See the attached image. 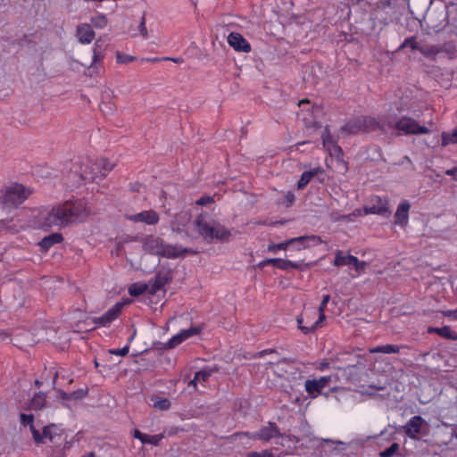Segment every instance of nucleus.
Here are the masks:
<instances>
[{"label":"nucleus","instance_id":"obj_39","mask_svg":"<svg viewBox=\"0 0 457 457\" xmlns=\"http://www.w3.org/2000/svg\"><path fill=\"white\" fill-rule=\"evenodd\" d=\"M209 376H210V372H208V371H205V370L198 371L195 375L194 379H192L189 382V385L193 386H196V382L205 381Z\"/></svg>","mask_w":457,"mask_h":457},{"label":"nucleus","instance_id":"obj_62","mask_svg":"<svg viewBox=\"0 0 457 457\" xmlns=\"http://www.w3.org/2000/svg\"><path fill=\"white\" fill-rule=\"evenodd\" d=\"M303 144H305V142H300V143H298V144L296 145V146L302 145H303Z\"/></svg>","mask_w":457,"mask_h":457},{"label":"nucleus","instance_id":"obj_5","mask_svg":"<svg viewBox=\"0 0 457 457\" xmlns=\"http://www.w3.org/2000/svg\"><path fill=\"white\" fill-rule=\"evenodd\" d=\"M33 439L37 444L49 442L55 447L62 445V451L69 450L71 447V444L66 440L63 428L55 424L46 426L42 433L33 429Z\"/></svg>","mask_w":457,"mask_h":457},{"label":"nucleus","instance_id":"obj_33","mask_svg":"<svg viewBox=\"0 0 457 457\" xmlns=\"http://www.w3.org/2000/svg\"><path fill=\"white\" fill-rule=\"evenodd\" d=\"M147 290V286L144 283H134L129 287V293L132 296H139Z\"/></svg>","mask_w":457,"mask_h":457},{"label":"nucleus","instance_id":"obj_40","mask_svg":"<svg viewBox=\"0 0 457 457\" xmlns=\"http://www.w3.org/2000/svg\"><path fill=\"white\" fill-rule=\"evenodd\" d=\"M419 51L426 56L436 55L439 53V49L435 46H420Z\"/></svg>","mask_w":457,"mask_h":457},{"label":"nucleus","instance_id":"obj_63","mask_svg":"<svg viewBox=\"0 0 457 457\" xmlns=\"http://www.w3.org/2000/svg\"><path fill=\"white\" fill-rule=\"evenodd\" d=\"M453 437H455L457 439V431L454 434H453Z\"/></svg>","mask_w":457,"mask_h":457},{"label":"nucleus","instance_id":"obj_29","mask_svg":"<svg viewBox=\"0 0 457 457\" xmlns=\"http://www.w3.org/2000/svg\"><path fill=\"white\" fill-rule=\"evenodd\" d=\"M369 352L370 353H386V354L397 353L400 352V346L395 345H385L370 348Z\"/></svg>","mask_w":457,"mask_h":457},{"label":"nucleus","instance_id":"obj_44","mask_svg":"<svg viewBox=\"0 0 457 457\" xmlns=\"http://www.w3.org/2000/svg\"><path fill=\"white\" fill-rule=\"evenodd\" d=\"M138 32L144 38L148 37V31L145 26V16L142 17L141 21L138 25Z\"/></svg>","mask_w":457,"mask_h":457},{"label":"nucleus","instance_id":"obj_20","mask_svg":"<svg viewBox=\"0 0 457 457\" xmlns=\"http://www.w3.org/2000/svg\"><path fill=\"white\" fill-rule=\"evenodd\" d=\"M424 422L420 416H413L403 427L405 434L411 439H418Z\"/></svg>","mask_w":457,"mask_h":457},{"label":"nucleus","instance_id":"obj_15","mask_svg":"<svg viewBox=\"0 0 457 457\" xmlns=\"http://www.w3.org/2000/svg\"><path fill=\"white\" fill-rule=\"evenodd\" d=\"M334 264L336 266H353L358 272H361L366 267V262L360 261L357 257L347 254L344 255L341 252L336 253Z\"/></svg>","mask_w":457,"mask_h":457},{"label":"nucleus","instance_id":"obj_57","mask_svg":"<svg viewBox=\"0 0 457 457\" xmlns=\"http://www.w3.org/2000/svg\"><path fill=\"white\" fill-rule=\"evenodd\" d=\"M133 436L135 438L139 439L141 442L143 441V437H145V434L141 433L138 429L134 430Z\"/></svg>","mask_w":457,"mask_h":457},{"label":"nucleus","instance_id":"obj_38","mask_svg":"<svg viewBox=\"0 0 457 457\" xmlns=\"http://www.w3.org/2000/svg\"><path fill=\"white\" fill-rule=\"evenodd\" d=\"M136 60V57L130 55V54H123L121 52H117L116 53V62L117 63H120V64H128L133 61Z\"/></svg>","mask_w":457,"mask_h":457},{"label":"nucleus","instance_id":"obj_9","mask_svg":"<svg viewBox=\"0 0 457 457\" xmlns=\"http://www.w3.org/2000/svg\"><path fill=\"white\" fill-rule=\"evenodd\" d=\"M31 193L29 187L14 183L1 191L0 200L6 205H18L23 203Z\"/></svg>","mask_w":457,"mask_h":457},{"label":"nucleus","instance_id":"obj_64","mask_svg":"<svg viewBox=\"0 0 457 457\" xmlns=\"http://www.w3.org/2000/svg\"><path fill=\"white\" fill-rule=\"evenodd\" d=\"M57 376H58V374H57V372H55V374H54V382L55 381V379H56Z\"/></svg>","mask_w":457,"mask_h":457},{"label":"nucleus","instance_id":"obj_14","mask_svg":"<svg viewBox=\"0 0 457 457\" xmlns=\"http://www.w3.org/2000/svg\"><path fill=\"white\" fill-rule=\"evenodd\" d=\"M331 380L330 376L320 377V378L308 379L305 381V391L312 398H316Z\"/></svg>","mask_w":457,"mask_h":457},{"label":"nucleus","instance_id":"obj_53","mask_svg":"<svg viewBox=\"0 0 457 457\" xmlns=\"http://www.w3.org/2000/svg\"><path fill=\"white\" fill-rule=\"evenodd\" d=\"M351 215H352L354 219H356V218H358V217H361V216L366 215V214L364 213V208H363V209L358 208V209H355V210L351 213Z\"/></svg>","mask_w":457,"mask_h":457},{"label":"nucleus","instance_id":"obj_12","mask_svg":"<svg viewBox=\"0 0 457 457\" xmlns=\"http://www.w3.org/2000/svg\"><path fill=\"white\" fill-rule=\"evenodd\" d=\"M364 213L388 216L390 214L388 201L378 195L371 196L368 204L364 206Z\"/></svg>","mask_w":457,"mask_h":457},{"label":"nucleus","instance_id":"obj_18","mask_svg":"<svg viewBox=\"0 0 457 457\" xmlns=\"http://www.w3.org/2000/svg\"><path fill=\"white\" fill-rule=\"evenodd\" d=\"M126 218L133 222H143L147 225H155L159 221V215L153 210L144 211L137 214L127 215Z\"/></svg>","mask_w":457,"mask_h":457},{"label":"nucleus","instance_id":"obj_51","mask_svg":"<svg viewBox=\"0 0 457 457\" xmlns=\"http://www.w3.org/2000/svg\"><path fill=\"white\" fill-rule=\"evenodd\" d=\"M285 200L287 202V206L292 205L295 202V195L290 191L287 192V194L285 195Z\"/></svg>","mask_w":457,"mask_h":457},{"label":"nucleus","instance_id":"obj_50","mask_svg":"<svg viewBox=\"0 0 457 457\" xmlns=\"http://www.w3.org/2000/svg\"><path fill=\"white\" fill-rule=\"evenodd\" d=\"M247 457H272V454L267 451H263V452H260V453L253 452V453H249Z\"/></svg>","mask_w":457,"mask_h":457},{"label":"nucleus","instance_id":"obj_60","mask_svg":"<svg viewBox=\"0 0 457 457\" xmlns=\"http://www.w3.org/2000/svg\"><path fill=\"white\" fill-rule=\"evenodd\" d=\"M327 366H328V364H327V363H320V368H319V369H320V370H323Z\"/></svg>","mask_w":457,"mask_h":457},{"label":"nucleus","instance_id":"obj_46","mask_svg":"<svg viewBox=\"0 0 457 457\" xmlns=\"http://www.w3.org/2000/svg\"><path fill=\"white\" fill-rule=\"evenodd\" d=\"M213 198L209 195L202 196L196 201V204L198 205H206L213 203Z\"/></svg>","mask_w":457,"mask_h":457},{"label":"nucleus","instance_id":"obj_41","mask_svg":"<svg viewBox=\"0 0 457 457\" xmlns=\"http://www.w3.org/2000/svg\"><path fill=\"white\" fill-rule=\"evenodd\" d=\"M289 247L288 240L281 242L279 244H270L268 245V251L271 253H277L279 250H287Z\"/></svg>","mask_w":457,"mask_h":457},{"label":"nucleus","instance_id":"obj_19","mask_svg":"<svg viewBox=\"0 0 457 457\" xmlns=\"http://www.w3.org/2000/svg\"><path fill=\"white\" fill-rule=\"evenodd\" d=\"M201 332V328L198 327H191L188 329H183L179 333L173 336L166 344L168 348H174L187 338L198 335Z\"/></svg>","mask_w":457,"mask_h":457},{"label":"nucleus","instance_id":"obj_10","mask_svg":"<svg viewBox=\"0 0 457 457\" xmlns=\"http://www.w3.org/2000/svg\"><path fill=\"white\" fill-rule=\"evenodd\" d=\"M131 299H122L116 303L101 317L94 319V322L97 327H109L112 321L118 319L124 306L131 303Z\"/></svg>","mask_w":457,"mask_h":457},{"label":"nucleus","instance_id":"obj_25","mask_svg":"<svg viewBox=\"0 0 457 457\" xmlns=\"http://www.w3.org/2000/svg\"><path fill=\"white\" fill-rule=\"evenodd\" d=\"M323 172L324 170L321 167H316L312 170L303 172V174L300 177V179L297 182V188L299 190L303 189L314 176Z\"/></svg>","mask_w":457,"mask_h":457},{"label":"nucleus","instance_id":"obj_2","mask_svg":"<svg viewBox=\"0 0 457 457\" xmlns=\"http://www.w3.org/2000/svg\"><path fill=\"white\" fill-rule=\"evenodd\" d=\"M60 205L67 227L86 221L92 213L88 202L84 198L64 201Z\"/></svg>","mask_w":457,"mask_h":457},{"label":"nucleus","instance_id":"obj_54","mask_svg":"<svg viewBox=\"0 0 457 457\" xmlns=\"http://www.w3.org/2000/svg\"><path fill=\"white\" fill-rule=\"evenodd\" d=\"M162 60L164 61H171L175 63L180 64L184 62V59L181 57L172 58V57H163Z\"/></svg>","mask_w":457,"mask_h":457},{"label":"nucleus","instance_id":"obj_4","mask_svg":"<svg viewBox=\"0 0 457 457\" xmlns=\"http://www.w3.org/2000/svg\"><path fill=\"white\" fill-rule=\"evenodd\" d=\"M115 167V162L101 157L95 161L87 159L79 166L80 177L86 181L103 179Z\"/></svg>","mask_w":457,"mask_h":457},{"label":"nucleus","instance_id":"obj_13","mask_svg":"<svg viewBox=\"0 0 457 457\" xmlns=\"http://www.w3.org/2000/svg\"><path fill=\"white\" fill-rule=\"evenodd\" d=\"M288 242L289 246H292L293 250L301 251L303 249L319 245L322 243V240L320 237L312 235L293 237L288 239Z\"/></svg>","mask_w":457,"mask_h":457},{"label":"nucleus","instance_id":"obj_11","mask_svg":"<svg viewBox=\"0 0 457 457\" xmlns=\"http://www.w3.org/2000/svg\"><path fill=\"white\" fill-rule=\"evenodd\" d=\"M329 300H330L329 295H323L322 301L318 309L319 319L314 323H312L311 326H303V317H297L296 320H297L298 328L303 334H309V333L312 332L313 330H315L316 328L322 327V323L326 319L325 309H326Z\"/></svg>","mask_w":457,"mask_h":457},{"label":"nucleus","instance_id":"obj_45","mask_svg":"<svg viewBox=\"0 0 457 457\" xmlns=\"http://www.w3.org/2000/svg\"><path fill=\"white\" fill-rule=\"evenodd\" d=\"M129 345H125L124 347L120 349H113L110 350V353L112 354L120 355V356H126L129 353Z\"/></svg>","mask_w":457,"mask_h":457},{"label":"nucleus","instance_id":"obj_31","mask_svg":"<svg viewBox=\"0 0 457 457\" xmlns=\"http://www.w3.org/2000/svg\"><path fill=\"white\" fill-rule=\"evenodd\" d=\"M91 26L96 29H104L108 24V19L105 14L98 13L90 19Z\"/></svg>","mask_w":457,"mask_h":457},{"label":"nucleus","instance_id":"obj_49","mask_svg":"<svg viewBox=\"0 0 457 457\" xmlns=\"http://www.w3.org/2000/svg\"><path fill=\"white\" fill-rule=\"evenodd\" d=\"M442 314L445 317H449L454 320H457V308L455 310L443 311Z\"/></svg>","mask_w":457,"mask_h":457},{"label":"nucleus","instance_id":"obj_6","mask_svg":"<svg viewBox=\"0 0 457 457\" xmlns=\"http://www.w3.org/2000/svg\"><path fill=\"white\" fill-rule=\"evenodd\" d=\"M144 250L152 254H157L167 258H178L184 256L189 251L181 246L165 245L159 237H149L143 245Z\"/></svg>","mask_w":457,"mask_h":457},{"label":"nucleus","instance_id":"obj_27","mask_svg":"<svg viewBox=\"0 0 457 457\" xmlns=\"http://www.w3.org/2000/svg\"><path fill=\"white\" fill-rule=\"evenodd\" d=\"M429 333H436L442 337L452 339L453 341L457 340V332L453 330L450 327L445 326L442 328H429L428 330Z\"/></svg>","mask_w":457,"mask_h":457},{"label":"nucleus","instance_id":"obj_35","mask_svg":"<svg viewBox=\"0 0 457 457\" xmlns=\"http://www.w3.org/2000/svg\"><path fill=\"white\" fill-rule=\"evenodd\" d=\"M164 437L163 434H158V435H146L145 434V437H143V444H148L152 445H158L160 442Z\"/></svg>","mask_w":457,"mask_h":457},{"label":"nucleus","instance_id":"obj_37","mask_svg":"<svg viewBox=\"0 0 457 457\" xmlns=\"http://www.w3.org/2000/svg\"><path fill=\"white\" fill-rule=\"evenodd\" d=\"M20 421L23 426H29L30 431L33 434V429H36L33 424L34 417L32 414L22 413L20 416Z\"/></svg>","mask_w":457,"mask_h":457},{"label":"nucleus","instance_id":"obj_16","mask_svg":"<svg viewBox=\"0 0 457 457\" xmlns=\"http://www.w3.org/2000/svg\"><path fill=\"white\" fill-rule=\"evenodd\" d=\"M76 38L81 45H89L96 37L92 26L88 23H80L76 27Z\"/></svg>","mask_w":457,"mask_h":457},{"label":"nucleus","instance_id":"obj_56","mask_svg":"<svg viewBox=\"0 0 457 457\" xmlns=\"http://www.w3.org/2000/svg\"><path fill=\"white\" fill-rule=\"evenodd\" d=\"M104 107H106L108 109L109 112H112L114 111V107L112 106V104H107L104 103L100 104V108L103 112H104Z\"/></svg>","mask_w":457,"mask_h":457},{"label":"nucleus","instance_id":"obj_47","mask_svg":"<svg viewBox=\"0 0 457 457\" xmlns=\"http://www.w3.org/2000/svg\"><path fill=\"white\" fill-rule=\"evenodd\" d=\"M332 219L333 220H346V221H353L355 219L350 214H347V215H338V216H335V214L332 215Z\"/></svg>","mask_w":457,"mask_h":457},{"label":"nucleus","instance_id":"obj_34","mask_svg":"<svg viewBox=\"0 0 457 457\" xmlns=\"http://www.w3.org/2000/svg\"><path fill=\"white\" fill-rule=\"evenodd\" d=\"M315 315L316 310L314 308L305 309L303 313L300 316L303 319V326H311L312 323H314L313 319Z\"/></svg>","mask_w":457,"mask_h":457},{"label":"nucleus","instance_id":"obj_32","mask_svg":"<svg viewBox=\"0 0 457 457\" xmlns=\"http://www.w3.org/2000/svg\"><path fill=\"white\" fill-rule=\"evenodd\" d=\"M46 404V395L38 393L34 395L29 403V408L33 410H40Z\"/></svg>","mask_w":457,"mask_h":457},{"label":"nucleus","instance_id":"obj_58","mask_svg":"<svg viewBox=\"0 0 457 457\" xmlns=\"http://www.w3.org/2000/svg\"><path fill=\"white\" fill-rule=\"evenodd\" d=\"M144 61H147V62H159V61H163L162 58H146V59H143Z\"/></svg>","mask_w":457,"mask_h":457},{"label":"nucleus","instance_id":"obj_7","mask_svg":"<svg viewBox=\"0 0 457 457\" xmlns=\"http://www.w3.org/2000/svg\"><path fill=\"white\" fill-rule=\"evenodd\" d=\"M388 130L396 129L399 133L404 135H420L428 134L429 129L419 124V122L408 116H403L399 119L388 116L387 124Z\"/></svg>","mask_w":457,"mask_h":457},{"label":"nucleus","instance_id":"obj_23","mask_svg":"<svg viewBox=\"0 0 457 457\" xmlns=\"http://www.w3.org/2000/svg\"><path fill=\"white\" fill-rule=\"evenodd\" d=\"M273 266L279 270H287L289 269H296V270H306L307 268H309L311 266V264L303 263V262L298 263V262H294L290 260L274 258Z\"/></svg>","mask_w":457,"mask_h":457},{"label":"nucleus","instance_id":"obj_28","mask_svg":"<svg viewBox=\"0 0 457 457\" xmlns=\"http://www.w3.org/2000/svg\"><path fill=\"white\" fill-rule=\"evenodd\" d=\"M344 130L349 134H358L360 132H363L362 117L352 120L347 122L344 127Z\"/></svg>","mask_w":457,"mask_h":457},{"label":"nucleus","instance_id":"obj_1","mask_svg":"<svg viewBox=\"0 0 457 457\" xmlns=\"http://www.w3.org/2000/svg\"><path fill=\"white\" fill-rule=\"evenodd\" d=\"M198 234L207 243L215 241H227L231 236V231L220 222L209 220L200 215L195 221Z\"/></svg>","mask_w":457,"mask_h":457},{"label":"nucleus","instance_id":"obj_43","mask_svg":"<svg viewBox=\"0 0 457 457\" xmlns=\"http://www.w3.org/2000/svg\"><path fill=\"white\" fill-rule=\"evenodd\" d=\"M401 47H411L413 50H419L420 48L414 37L406 38Z\"/></svg>","mask_w":457,"mask_h":457},{"label":"nucleus","instance_id":"obj_26","mask_svg":"<svg viewBox=\"0 0 457 457\" xmlns=\"http://www.w3.org/2000/svg\"><path fill=\"white\" fill-rule=\"evenodd\" d=\"M63 240V237L60 233H53L47 237H45L39 243L40 247L47 251L50 249L54 245L60 244Z\"/></svg>","mask_w":457,"mask_h":457},{"label":"nucleus","instance_id":"obj_42","mask_svg":"<svg viewBox=\"0 0 457 457\" xmlns=\"http://www.w3.org/2000/svg\"><path fill=\"white\" fill-rule=\"evenodd\" d=\"M399 449V445L396 443H394L391 445L390 447L386 449L385 451H382L379 453V457H391L393 454H395Z\"/></svg>","mask_w":457,"mask_h":457},{"label":"nucleus","instance_id":"obj_48","mask_svg":"<svg viewBox=\"0 0 457 457\" xmlns=\"http://www.w3.org/2000/svg\"><path fill=\"white\" fill-rule=\"evenodd\" d=\"M100 62V56L98 54V53L96 52V49L94 48L93 49V57H92V62H91V64H90V67L89 69H95L96 68V64Z\"/></svg>","mask_w":457,"mask_h":457},{"label":"nucleus","instance_id":"obj_21","mask_svg":"<svg viewBox=\"0 0 457 457\" xmlns=\"http://www.w3.org/2000/svg\"><path fill=\"white\" fill-rule=\"evenodd\" d=\"M387 120L388 117H384L380 121H377L376 119L372 117H362L363 132L376 130L378 129H380L385 132L388 131V128L386 126Z\"/></svg>","mask_w":457,"mask_h":457},{"label":"nucleus","instance_id":"obj_36","mask_svg":"<svg viewBox=\"0 0 457 457\" xmlns=\"http://www.w3.org/2000/svg\"><path fill=\"white\" fill-rule=\"evenodd\" d=\"M154 407L157 410L166 411L170 407V402L167 398L157 397L154 400Z\"/></svg>","mask_w":457,"mask_h":457},{"label":"nucleus","instance_id":"obj_61","mask_svg":"<svg viewBox=\"0 0 457 457\" xmlns=\"http://www.w3.org/2000/svg\"><path fill=\"white\" fill-rule=\"evenodd\" d=\"M309 103L308 100H302L299 102V106H301L303 104H307Z\"/></svg>","mask_w":457,"mask_h":457},{"label":"nucleus","instance_id":"obj_59","mask_svg":"<svg viewBox=\"0 0 457 457\" xmlns=\"http://www.w3.org/2000/svg\"><path fill=\"white\" fill-rule=\"evenodd\" d=\"M81 457H95V454L93 453H87L83 454Z\"/></svg>","mask_w":457,"mask_h":457},{"label":"nucleus","instance_id":"obj_3","mask_svg":"<svg viewBox=\"0 0 457 457\" xmlns=\"http://www.w3.org/2000/svg\"><path fill=\"white\" fill-rule=\"evenodd\" d=\"M32 226L35 228L48 230L53 228H63L67 227L60 203L45 208L34 216Z\"/></svg>","mask_w":457,"mask_h":457},{"label":"nucleus","instance_id":"obj_17","mask_svg":"<svg viewBox=\"0 0 457 457\" xmlns=\"http://www.w3.org/2000/svg\"><path fill=\"white\" fill-rule=\"evenodd\" d=\"M228 44L237 52H251V45L248 41L237 32H231L228 36Z\"/></svg>","mask_w":457,"mask_h":457},{"label":"nucleus","instance_id":"obj_8","mask_svg":"<svg viewBox=\"0 0 457 457\" xmlns=\"http://www.w3.org/2000/svg\"><path fill=\"white\" fill-rule=\"evenodd\" d=\"M235 440H238L243 445H249L253 440H261L264 442H268L272 438H276L278 436L282 437V440H285L287 437H284L280 435L278 428L274 423H269L266 426H263L259 429V431L255 433L250 432H242L238 434H235Z\"/></svg>","mask_w":457,"mask_h":457},{"label":"nucleus","instance_id":"obj_52","mask_svg":"<svg viewBox=\"0 0 457 457\" xmlns=\"http://www.w3.org/2000/svg\"><path fill=\"white\" fill-rule=\"evenodd\" d=\"M445 173L448 176L453 177V180L457 181V167L446 170Z\"/></svg>","mask_w":457,"mask_h":457},{"label":"nucleus","instance_id":"obj_55","mask_svg":"<svg viewBox=\"0 0 457 457\" xmlns=\"http://www.w3.org/2000/svg\"><path fill=\"white\" fill-rule=\"evenodd\" d=\"M273 262H274V258L263 260L258 263V267L263 268L268 264L273 265Z\"/></svg>","mask_w":457,"mask_h":457},{"label":"nucleus","instance_id":"obj_24","mask_svg":"<svg viewBox=\"0 0 457 457\" xmlns=\"http://www.w3.org/2000/svg\"><path fill=\"white\" fill-rule=\"evenodd\" d=\"M410 207V204L407 201H403L398 205L395 214V223L396 225L403 227L408 223Z\"/></svg>","mask_w":457,"mask_h":457},{"label":"nucleus","instance_id":"obj_22","mask_svg":"<svg viewBox=\"0 0 457 457\" xmlns=\"http://www.w3.org/2000/svg\"><path fill=\"white\" fill-rule=\"evenodd\" d=\"M323 146L327 149L331 156L339 158L342 154L341 148L333 141L330 132L328 128L325 129L322 134Z\"/></svg>","mask_w":457,"mask_h":457},{"label":"nucleus","instance_id":"obj_30","mask_svg":"<svg viewBox=\"0 0 457 457\" xmlns=\"http://www.w3.org/2000/svg\"><path fill=\"white\" fill-rule=\"evenodd\" d=\"M169 279L168 274L158 273L152 286V293H156L158 290L162 289L169 282Z\"/></svg>","mask_w":457,"mask_h":457}]
</instances>
